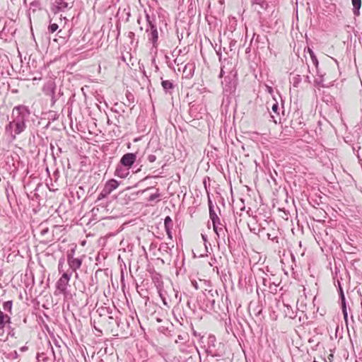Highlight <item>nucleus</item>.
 <instances>
[{
    "label": "nucleus",
    "instance_id": "2",
    "mask_svg": "<svg viewBox=\"0 0 362 362\" xmlns=\"http://www.w3.org/2000/svg\"><path fill=\"white\" fill-rule=\"evenodd\" d=\"M113 210L114 205H97L91 209V213L95 220L115 218L118 214Z\"/></svg>",
    "mask_w": 362,
    "mask_h": 362
},
{
    "label": "nucleus",
    "instance_id": "12",
    "mask_svg": "<svg viewBox=\"0 0 362 362\" xmlns=\"http://www.w3.org/2000/svg\"><path fill=\"white\" fill-rule=\"evenodd\" d=\"M129 168H124L122 166H118L115 170V175L121 178H124L129 175Z\"/></svg>",
    "mask_w": 362,
    "mask_h": 362
},
{
    "label": "nucleus",
    "instance_id": "3",
    "mask_svg": "<svg viewBox=\"0 0 362 362\" xmlns=\"http://www.w3.org/2000/svg\"><path fill=\"white\" fill-rule=\"evenodd\" d=\"M209 217L212 221L214 230H217V225L223 226L221 223L220 217L222 216L221 209L218 205H209Z\"/></svg>",
    "mask_w": 362,
    "mask_h": 362
},
{
    "label": "nucleus",
    "instance_id": "37",
    "mask_svg": "<svg viewBox=\"0 0 362 362\" xmlns=\"http://www.w3.org/2000/svg\"><path fill=\"white\" fill-rule=\"evenodd\" d=\"M61 206L62 205H59V207L57 209H56V211L59 213L60 212V209H61Z\"/></svg>",
    "mask_w": 362,
    "mask_h": 362
},
{
    "label": "nucleus",
    "instance_id": "17",
    "mask_svg": "<svg viewBox=\"0 0 362 362\" xmlns=\"http://www.w3.org/2000/svg\"><path fill=\"white\" fill-rule=\"evenodd\" d=\"M161 84L162 87L165 91H168L169 90L173 88V84L170 81H163Z\"/></svg>",
    "mask_w": 362,
    "mask_h": 362
},
{
    "label": "nucleus",
    "instance_id": "20",
    "mask_svg": "<svg viewBox=\"0 0 362 362\" xmlns=\"http://www.w3.org/2000/svg\"><path fill=\"white\" fill-rule=\"evenodd\" d=\"M164 226L165 229H169V228H173V221L170 216H167L164 219Z\"/></svg>",
    "mask_w": 362,
    "mask_h": 362
},
{
    "label": "nucleus",
    "instance_id": "21",
    "mask_svg": "<svg viewBox=\"0 0 362 362\" xmlns=\"http://www.w3.org/2000/svg\"><path fill=\"white\" fill-rule=\"evenodd\" d=\"M308 52L310 54V56L311 57V59L313 62V64L315 65V66H317L318 64V61H317V59L316 57V56L315 55L313 51L310 49H308Z\"/></svg>",
    "mask_w": 362,
    "mask_h": 362
},
{
    "label": "nucleus",
    "instance_id": "8",
    "mask_svg": "<svg viewBox=\"0 0 362 362\" xmlns=\"http://www.w3.org/2000/svg\"><path fill=\"white\" fill-rule=\"evenodd\" d=\"M74 250H72L71 252L67 255V262L71 270L76 272V270L81 267L82 259L74 257Z\"/></svg>",
    "mask_w": 362,
    "mask_h": 362
},
{
    "label": "nucleus",
    "instance_id": "15",
    "mask_svg": "<svg viewBox=\"0 0 362 362\" xmlns=\"http://www.w3.org/2000/svg\"><path fill=\"white\" fill-rule=\"evenodd\" d=\"M257 205H253V208L247 207V209L246 211V214L248 216H252L255 218H256L258 216V214H260V213L258 212L259 209L257 208Z\"/></svg>",
    "mask_w": 362,
    "mask_h": 362
},
{
    "label": "nucleus",
    "instance_id": "25",
    "mask_svg": "<svg viewBox=\"0 0 362 362\" xmlns=\"http://www.w3.org/2000/svg\"><path fill=\"white\" fill-rule=\"evenodd\" d=\"M247 209L246 208V206H245V205H243V206H241V207L240 208V212L239 213L240 216H243V211H245V212H246ZM236 213H237V214H238V211H237Z\"/></svg>",
    "mask_w": 362,
    "mask_h": 362
},
{
    "label": "nucleus",
    "instance_id": "40",
    "mask_svg": "<svg viewBox=\"0 0 362 362\" xmlns=\"http://www.w3.org/2000/svg\"><path fill=\"white\" fill-rule=\"evenodd\" d=\"M223 73V69H221V76H222Z\"/></svg>",
    "mask_w": 362,
    "mask_h": 362
},
{
    "label": "nucleus",
    "instance_id": "13",
    "mask_svg": "<svg viewBox=\"0 0 362 362\" xmlns=\"http://www.w3.org/2000/svg\"><path fill=\"white\" fill-rule=\"evenodd\" d=\"M261 281H262V283L264 286L269 288L270 292H272V293L276 292L277 289L276 288H273L272 286V278L271 277H269V278L262 277L261 279Z\"/></svg>",
    "mask_w": 362,
    "mask_h": 362
},
{
    "label": "nucleus",
    "instance_id": "4",
    "mask_svg": "<svg viewBox=\"0 0 362 362\" xmlns=\"http://www.w3.org/2000/svg\"><path fill=\"white\" fill-rule=\"evenodd\" d=\"M72 8V4L66 0H50V9L54 13L64 12Z\"/></svg>",
    "mask_w": 362,
    "mask_h": 362
},
{
    "label": "nucleus",
    "instance_id": "30",
    "mask_svg": "<svg viewBox=\"0 0 362 362\" xmlns=\"http://www.w3.org/2000/svg\"><path fill=\"white\" fill-rule=\"evenodd\" d=\"M173 229V228H169V229H165L166 230V233L168 234V236L172 239V232H171V230Z\"/></svg>",
    "mask_w": 362,
    "mask_h": 362
},
{
    "label": "nucleus",
    "instance_id": "14",
    "mask_svg": "<svg viewBox=\"0 0 362 362\" xmlns=\"http://www.w3.org/2000/svg\"><path fill=\"white\" fill-rule=\"evenodd\" d=\"M353 5V13L354 16H358L360 15V8L361 6V0H351Z\"/></svg>",
    "mask_w": 362,
    "mask_h": 362
},
{
    "label": "nucleus",
    "instance_id": "16",
    "mask_svg": "<svg viewBox=\"0 0 362 362\" xmlns=\"http://www.w3.org/2000/svg\"><path fill=\"white\" fill-rule=\"evenodd\" d=\"M59 28L58 24L55 23H52V21H49V25L47 28L48 33L52 34L56 32Z\"/></svg>",
    "mask_w": 362,
    "mask_h": 362
},
{
    "label": "nucleus",
    "instance_id": "31",
    "mask_svg": "<svg viewBox=\"0 0 362 362\" xmlns=\"http://www.w3.org/2000/svg\"><path fill=\"white\" fill-rule=\"evenodd\" d=\"M267 90L270 94L273 93V89L271 86H267Z\"/></svg>",
    "mask_w": 362,
    "mask_h": 362
},
{
    "label": "nucleus",
    "instance_id": "23",
    "mask_svg": "<svg viewBox=\"0 0 362 362\" xmlns=\"http://www.w3.org/2000/svg\"><path fill=\"white\" fill-rule=\"evenodd\" d=\"M147 160L150 163H153L156 160V156L155 155H153V154L148 155V157H147Z\"/></svg>",
    "mask_w": 362,
    "mask_h": 362
},
{
    "label": "nucleus",
    "instance_id": "29",
    "mask_svg": "<svg viewBox=\"0 0 362 362\" xmlns=\"http://www.w3.org/2000/svg\"><path fill=\"white\" fill-rule=\"evenodd\" d=\"M53 177L54 178V181L57 182V180H58L59 177V172L58 170H56L54 173H53Z\"/></svg>",
    "mask_w": 362,
    "mask_h": 362
},
{
    "label": "nucleus",
    "instance_id": "5",
    "mask_svg": "<svg viewBox=\"0 0 362 362\" xmlns=\"http://www.w3.org/2000/svg\"><path fill=\"white\" fill-rule=\"evenodd\" d=\"M146 17L148 22V28L146 29V33H148V40H150L152 42L153 47L156 48L157 42L158 39V33L157 28L150 21V16L148 14L146 15Z\"/></svg>",
    "mask_w": 362,
    "mask_h": 362
},
{
    "label": "nucleus",
    "instance_id": "22",
    "mask_svg": "<svg viewBox=\"0 0 362 362\" xmlns=\"http://www.w3.org/2000/svg\"><path fill=\"white\" fill-rule=\"evenodd\" d=\"M187 334H185V335H182V334H180L177 336V339L175 340V343H179L180 341H183L186 339V337H187Z\"/></svg>",
    "mask_w": 362,
    "mask_h": 362
},
{
    "label": "nucleus",
    "instance_id": "7",
    "mask_svg": "<svg viewBox=\"0 0 362 362\" xmlns=\"http://www.w3.org/2000/svg\"><path fill=\"white\" fill-rule=\"evenodd\" d=\"M119 185V183L115 180H108L104 186L103 189L100 194L98 199L101 197H105L107 194H110L114 189H115Z\"/></svg>",
    "mask_w": 362,
    "mask_h": 362
},
{
    "label": "nucleus",
    "instance_id": "32",
    "mask_svg": "<svg viewBox=\"0 0 362 362\" xmlns=\"http://www.w3.org/2000/svg\"><path fill=\"white\" fill-rule=\"evenodd\" d=\"M11 355L13 356V358H18V352L16 351H14L13 353H11Z\"/></svg>",
    "mask_w": 362,
    "mask_h": 362
},
{
    "label": "nucleus",
    "instance_id": "10",
    "mask_svg": "<svg viewBox=\"0 0 362 362\" xmlns=\"http://www.w3.org/2000/svg\"><path fill=\"white\" fill-rule=\"evenodd\" d=\"M136 154L132 153H128L124 154L122 157V158L120 160V163L123 166L129 168L134 163V162L136 161Z\"/></svg>",
    "mask_w": 362,
    "mask_h": 362
},
{
    "label": "nucleus",
    "instance_id": "6",
    "mask_svg": "<svg viewBox=\"0 0 362 362\" xmlns=\"http://www.w3.org/2000/svg\"><path fill=\"white\" fill-rule=\"evenodd\" d=\"M71 276V273L64 272L57 282V289L64 295H66L67 293V286L69 285Z\"/></svg>",
    "mask_w": 362,
    "mask_h": 362
},
{
    "label": "nucleus",
    "instance_id": "36",
    "mask_svg": "<svg viewBox=\"0 0 362 362\" xmlns=\"http://www.w3.org/2000/svg\"><path fill=\"white\" fill-rule=\"evenodd\" d=\"M175 298L178 299L179 302L181 301V296H179L178 293L175 294Z\"/></svg>",
    "mask_w": 362,
    "mask_h": 362
},
{
    "label": "nucleus",
    "instance_id": "9",
    "mask_svg": "<svg viewBox=\"0 0 362 362\" xmlns=\"http://www.w3.org/2000/svg\"><path fill=\"white\" fill-rule=\"evenodd\" d=\"M42 90L45 95L51 97L52 103H54L56 101V98H55L56 84H55V83L54 81H49L44 85Z\"/></svg>",
    "mask_w": 362,
    "mask_h": 362
},
{
    "label": "nucleus",
    "instance_id": "39",
    "mask_svg": "<svg viewBox=\"0 0 362 362\" xmlns=\"http://www.w3.org/2000/svg\"><path fill=\"white\" fill-rule=\"evenodd\" d=\"M167 210L170 211V209L168 207H165L164 211H166Z\"/></svg>",
    "mask_w": 362,
    "mask_h": 362
},
{
    "label": "nucleus",
    "instance_id": "38",
    "mask_svg": "<svg viewBox=\"0 0 362 362\" xmlns=\"http://www.w3.org/2000/svg\"><path fill=\"white\" fill-rule=\"evenodd\" d=\"M52 185V188H51V187H49V189L55 190L56 189H54V185Z\"/></svg>",
    "mask_w": 362,
    "mask_h": 362
},
{
    "label": "nucleus",
    "instance_id": "35",
    "mask_svg": "<svg viewBox=\"0 0 362 362\" xmlns=\"http://www.w3.org/2000/svg\"><path fill=\"white\" fill-rule=\"evenodd\" d=\"M202 238L203 240L204 241V243H206L207 241V236L206 235L202 234Z\"/></svg>",
    "mask_w": 362,
    "mask_h": 362
},
{
    "label": "nucleus",
    "instance_id": "28",
    "mask_svg": "<svg viewBox=\"0 0 362 362\" xmlns=\"http://www.w3.org/2000/svg\"><path fill=\"white\" fill-rule=\"evenodd\" d=\"M40 227L42 228V229H41V234L42 235H45V234H46L48 232V230H49L48 228H43V225L42 224L40 225Z\"/></svg>",
    "mask_w": 362,
    "mask_h": 362
},
{
    "label": "nucleus",
    "instance_id": "41",
    "mask_svg": "<svg viewBox=\"0 0 362 362\" xmlns=\"http://www.w3.org/2000/svg\"><path fill=\"white\" fill-rule=\"evenodd\" d=\"M214 303H215V300H211V305H213L214 304Z\"/></svg>",
    "mask_w": 362,
    "mask_h": 362
},
{
    "label": "nucleus",
    "instance_id": "11",
    "mask_svg": "<svg viewBox=\"0 0 362 362\" xmlns=\"http://www.w3.org/2000/svg\"><path fill=\"white\" fill-rule=\"evenodd\" d=\"M340 291H341L340 298L341 300V310H342L344 321H345L346 324L347 325L348 313H347V308H346V300H345L344 294L343 293L342 289L340 288Z\"/></svg>",
    "mask_w": 362,
    "mask_h": 362
},
{
    "label": "nucleus",
    "instance_id": "19",
    "mask_svg": "<svg viewBox=\"0 0 362 362\" xmlns=\"http://www.w3.org/2000/svg\"><path fill=\"white\" fill-rule=\"evenodd\" d=\"M13 303L11 300H8L4 303L3 308L5 311L11 313Z\"/></svg>",
    "mask_w": 362,
    "mask_h": 362
},
{
    "label": "nucleus",
    "instance_id": "34",
    "mask_svg": "<svg viewBox=\"0 0 362 362\" xmlns=\"http://www.w3.org/2000/svg\"><path fill=\"white\" fill-rule=\"evenodd\" d=\"M156 197H157V195H156V194L151 195L150 198H149V201H153Z\"/></svg>",
    "mask_w": 362,
    "mask_h": 362
},
{
    "label": "nucleus",
    "instance_id": "24",
    "mask_svg": "<svg viewBox=\"0 0 362 362\" xmlns=\"http://www.w3.org/2000/svg\"><path fill=\"white\" fill-rule=\"evenodd\" d=\"M272 109L274 112L278 114V110H279V105H278V103H275L274 104H273V105L272 107Z\"/></svg>",
    "mask_w": 362,
    "mask_h": 362
},
{
    "label": "nucleus",
    "instance_id": "27",
    "mask_svg": "<svg viewBox=\"0 0 362 362\" xmlns=\"http://www.w3.org/2000/svg\"><path fill=\"white\" fill-rule=\"evenodd\" d=\"M63 264H64V261L63 259H60L59 262V265H58V269H59V272H61L62 271H63Z\"/></svg>",
    "mask_w": 362,
    "mask_h": 362
},
{
    "label": "nucleus",
    "instance_id": "33",
    "mask_svg": "<svg viewBox=\"0 0 362 362\" xmlns=\"http://www.w3.org/2000/svg\"><path fill=\"white\" fill-rule=\"evenodd\" d=\"M27 350H28V346H22V347L20 349V351H27Z\"/></svg>",
    "mask_w": 362,
    "mask_h": 362
},
{
    "label": "nucleus",
    "instance_id": "18",
    "mask_svg": "<svg viewBox=\"0 0 362 362\" xmlns=\"http://www.w3.org/2000/svg\"><path fill=\"white\" fill-rule=\"evenodd\" d=\"M226 230V228L223 226H221L220 225H217V230H214V232L216 233V234L217 235L218 237H220L221 235L224 236L225 235V231Z\"/></svg>",
    "mask_w": 362,
    "mask_h": 362
},
{
    "label": "nucleus",
    "instance_id": "26",
    "mask_svg": "<svg viewBox=\"0 0 362 362\" xmlns=\"http://www.w3.org/2000/svg\"><path fill=\"white\" fill-rule=\"evenodd\" d=\"M279 284H280L279 281H277L272 279V286L273 288H276L277 286L279 285Z\"/></svg>",
    "mask_w": 362,
    "mask_h": 362
},
{
    "label": "nucleus",
    "instance_id": "1",
    "mask_svg": "<svg viewBox=\"0 0 362 362\" xmlns=\"http://www.w3.org/2000/svg\"><path fill=\"white\" fill-rule=\"evenodd\" d=\"M29 112L25 106L20 105L15 107L12 111L13 120L6 127V131L13 139H16L17 134L23 132L25 129V118Z\"/></svg>",
    "mask_w": 362,
    "mask_h": 362
}]
</instances>
